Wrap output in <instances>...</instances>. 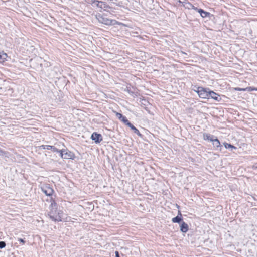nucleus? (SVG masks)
<instances>
[{"label": "nucleus", "instance_id": "nucleus-3", "mask_svg": "<svg viewBox=\"0 0 257 257\" xmlns=\"http://www.w3.org/2000/svg\"><path fill=\"white\" fill-rule=\"evenodd\" d=\"M96 18L100 23H101L105 25H114L116 23H117V22L115 20L109 19L103 15H96Z\"/></svg>", "mask_w": 257, "mask_h": 257}, {"label": "nucleus", "instance_id": "nucleus-18", "mask_svg": "<svg viewBox=\"0 0 257 257\" xmlns=\"http://www.w3.org/2000/svg\"><path fill=\"white\" fill-rule=\"evenodd\" d=\"M254 90L257 91V88H254V87H248L245 88V91H254Z\"/></svg>", "mask_w": 257, "mask_h": 257}, {"label": "nucleus", "instance_id": "nucleus-4", "mask_svg": "<svg viewBox=\"0 0 257 257\" xmlns=\"http://www.w3.org/2000/svg\"><path fill=\"white\" fill-rule=\"evenodd\" d=\"M61 157L64 159H73L75 155L67 149H61L59 151Z\"/></svg>", "mask_w": 257, "mask_h": 257}, {"label": "nucleus", "instance_id": "nucleus-27", "mask_svg": "<svg viewBox=\"0 0 257 257\" xmlns=\"http://www.w3.org/2000/svg\"><path fill=\"white\" fill-rule=\"evenodd\" d=\"M177 216H181V217H182V214L180 212V211H178V215Z\"/></svg>", "mask_w": 257, "mask_h": 257}, {"label": "nucleus", "instance_id": "nucleus-21", "mask_svg": "<svg viewBox=\"0 0 257 257\" xmlns=\"http://www.w3.org/2000/svg\"><path fill=\"white\" fill-rule=\"evenodd\" d=\"M235 90L236 91H245V88H241L239 87H235L234 88Z\"/></svg>", "mask_w": 257, "mask_h": 257}, {"label": "nucleus", "instance_id": "nucleus-16", "mask_svg": "<svg viewBox=\"0 0 257 257\" xmlns=\"http://www.w3.org/2000/svg\"><path fill=\"white\" fill-rule=\"evenodd\" d=\"M93 3H94V4L96 5L97 7L101 8H102L103 6L104 5V4H103V2L97 1H94Z\"/></svg>", "mask_w": 257, "mask_h": 257}, {"label": "nucleus", "instance_id": "nucleus-9", "mask_svg": "<svg viewBox=\"0 0 257 257\" xmlns=\"http://www.w3.org/2000/svg\"><path fill=\"white\" fill-rule=\"evenodd\" d=\"M180 230L183 232L186 233L188 230V225L184 222H182L180 225Z\"/></svg>", "mask_w": 257, "mask_h": 257}, {"label": "nucleus", "instance_id": "nucleus-26", "mask_svg": "<svg viewBox=\"0 0 257 257\" xmlns=\"http://www.w3.org/2000/svg\"><path fill=\"white\" fill-rule=\"evenodd\" d=\"M45 147H46V145H42L40 146V148H41L43 149H46Z\"/></svg>", "mask_w": 257, "mask_h": 257}, {"label": "nucleus", "instance_id": "nucleus-1", "mask_svg": "<svg viewBox=\"0 0 257 257\" xmlns=\"http://www.w3.org/2000/svg\"><path fill=\"white\" fill-rule=\"evenodd\" d=\"M49 215L50 218L55 221H64L67 219L63 211L58 209L57 204L54 200L51 201Z\"/></svg>", "mask_w": 257, "mask_h": 257}, {"label": "nucleus", "instance_id": "nucleus-8", "mask_svg": "<svg viewBox=\"0 0 257 257\" xmlns=\"http://www.w3.org/2000/svg\"><path fill=\"white\" fill-rule=\"evenodd\" d=\"M116 115L121 121H122L125 124H126L129 122L126 117L123 116L121 113L116 112Z\"/></svg>", "mask_w": 257, "mask_h": 257}, {"label": "nucleus", "instance_id": "nucleus-13", "mask_svg": "<svg viewBox=\"0 0 257 257\" xmlns=\"http://www.w3.org/2000/svg\"><path fill=\"white\" fill-rule=\"evenodd\" d=\"M126 125L130 127L132 130L134 131V133L137 134L139 136H141L139 130L136 128L133 125H132L130 122H128Z\"/></svg>", "mask_w": 257, "mask_h": 257}, {"label": "nucleus", "instance_id": "nucleus-19", "mask_svg": "<svg viewBox=\"0 0 257 257\" xmlns=\"http://www.w3.org/2000/svg\"><path fill=\"white\" fill-rule=\"evenodd\" d=\"M188 5L189 6V7H188L189 9H190V8L193 9V10L197 11V12H198V10L199 9H197V8L195 7L194 6H193L191 4L188 3Z\"/></svg>", "mask_w": 257, "mask_h": 257}, {"label": "nucleus", "instance_id": "nucleus-23", "mask_svg": "<svg viewBox=\"0 0 257 257\" xmlns=\"http://www.w3.org/2000/svg\"><path fill=\"white\" fill-rule=\"evenodd\" d=\"M52 147H53V146L46 145V147H45V148L47 150H52Z\"/></svg>", "mask_w": 257, "mask_h": 257}, {"label": "nucleus", "instance_id": "nucleus-6", "mask_svg": "<svg viewBox=\"0 0 257 257\" xmlns=\"http://www.w3.org/2000/svg\"><path fill=\"white\" fill-rule=\"evenodd\" d=\"M91 139L96 143H99L102 140L101 135L96 133H93L92 134Z\"/></svg>", "mask_w": 257, "mask_h": 257}, {"label": "nucleus", "instance_id": "nucleus-14", "mask_svg": "<svg viewBox=\"0 0 257 257\" xmlns=\"http://www.w3.org/2000/svg\"><path fill=\"white\" fill-rule=\"evenodd\" d=\"M213 145L214 147H218L220 145L219 141L215 137L212 141Z\"/></svg>", "mask_w": 257, "mask_h": 257}, {"label": "nucleus", "instance_id": "nucleus-17", "mask_svg": "<svg viewBox=\"0 0 257 257\" xmlns=\"http://www.w3.org/2000/svg\"><path fill=\"white\" fill-rule=\"evenodd\" d=\"M224 145L225 148H226V149H229V148L234 149H236V148L235 147L232 146L231 144H228V143H224Z\"/></svg>", "mask_w": 257, "mask_h": 257}, {"label": "nucleus", "instance_id": "nucleus-15", "mask_svg": "<svg viewBox=\"0 0 257 257\" xmlns=\"http://www.w3.org/2000/svg\"><path fill=\"white\" fill-rule=\"evenodd\" d=\"M182 220V218L181 216H177L176 217L172 219V221L173 223H179Z\"/></svg>", "mask_w": 257, "mask_h": 257}, {"label": "nucleus", "instance_id": "nucleus-22", "mask_svg": "<svg viewBox=\"0 0 257 257\" xmlns=\"http://www.w3.org/2000/svg\"><path fill=\"white\" fill-rule=\"evenodd\" d=\"M52 150L53 152H59V151H60L54 146L52 147Z\"/></svg>", "mask_w": 257, "mask_h": 257}, {"label": "nucleus", "instance_id": "nucleus-28", "mask_svg": "<svg viewBox=\"0 0 257 257\" xmlns=\"http://www.w3.org/2000/svg\"><path fill=\"white\" fill-rule=\"evenodd\" d=\"M115 254L116 257H119V253L117 251L115 252Z\"/></svg>", "mask_w": 257, "mask_h": 257}, {"label": "nucleus", "instance_id": "nucleus-7", "mask_svg": "<svg viewBox=\"0 0 257 257\" xmlns=\"http://www.w3.org/2000/svg\"><path fill=\"white\" fill-rule=\"evenodd\" d=\"M210 97L218 102L220 101L221 99L218 94L216 93L215 92L212 91H210L209 98Z\"/></svg>", "mask_w": 257, "mask_h": 257}, {"label": "nucleus", "instance_id": "nucleus-12", "mask_svg": "<svg viewBox=\"0 0 257 257\" xmlns=\"http://www.w3.org/2000/svg\"><path fill=\"white\" fill-rule=\"evenodd\" d=\"M198 12L200 14V16L202 18H206V17H209L210 16L209 13L204 11V10H203L202 9H200L198 10Z\"/></svg>", "mask_w": 257, "mask_h": 257}, {"label": "nucleus", "instance_id": "nucleus-24", "mask_svg": "<svg viewBox=\"0 0 257 257\" xmlns=\"http://www.w3.org/2000/svg\"><path fill=\"white\" fill-rule=\"evenodd\" d=\"M34 50H35V48H34V47L31 46L30 47L29 51L32 52Z\"/></svg>", "mask_w": 257, "mask_h": 257}, {"label": "nucleus", "instance_id": "nucleus-5", "mask_svg": "<svg viewBox=\"0 0 257 257\" xmlns=\"http://www.w3.org/2000/svg\"><path fill=\"white\" fill-rule=\"evenodd\" d=\"M42 190L47 196H50L53 193V189L48 186L42 188Z\"/></svg>", "mask_w": 257, "mask_h": 257}, {"label": "nucleus", "instance_id": "nucleus-10", "mask_svg": "<svg viewBox=\"0 0 257 257\" xmlns=\"http://www.w3.org/2000/svg\"><path fill=\"white\" fill-rule=\"evenodd\" d=\"M203 139L205 140H208L209 141H211L212 142L213 139L215 138V136L212 135H210L209 134H207V133H204L203 134Z\"/></svg>", "mask_w": 257, "mask_h": 257}, {"label": "nucleus", "instance_id": "nucleus-11", "mask_svg": "<svg viewBox=\"0 0 257 257\" xmlns=\"http://www.w3.org/2000/svg\"><path fill=\"white\" fill-rule=\"evenodd\" d=\"M8 58V57L6 53L0 52V63H4L7 61Z\"/></svg>", "mask_w": 257, "mask_h": 257}, {"label": "nucleus", "instance_id": "nucleus-2", "mask_svg": "<svg viewBox=\"0 0 257 257\" xmlns=\"http://www.w3.org/2000/svg\"><path fill=\"white\" fill-rule=\"evenodd\" d=\"M194 91L196 92L200 98L203 99H209V89H205L202 87H198L196 88V89H194Z\"/></svg>", "mask_w": 257, "mask_h": 257}, {"label": "nucleus", "instance_id": "nucleus-25", "mask_svg": "<svg viewBox=\"0 0 257 257\" xmlns=\"http://www.w3.org/2000/svg\"><path fill=\"white\" fill-rule=\"evenodd\" d=\"M18 240L23 244H24L25 243V241L23 239L19 238L18 239Z\"/></svg>", "mask_w": 257, "mask_h": 257}, {"label": "nucleus", "instance_id": "nucleus-20", "mask_svg": "<svg viewBox=\"0 0 257 257\" xmlns=\"http://www.w3.org/2000/svg\"><path fill=\"white\" fill-rule=\"evenodd\" d=\"M6 246V243L4 241H0V248H3Z\"/></svg>", "mask_w": 257, "mask_h": 257}]
</instances>
